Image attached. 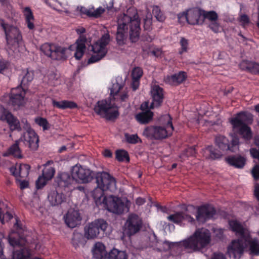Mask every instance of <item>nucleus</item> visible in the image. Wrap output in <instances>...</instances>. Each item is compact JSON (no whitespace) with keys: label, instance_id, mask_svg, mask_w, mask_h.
<instances>
[{"label":"nucleus","instance_id":"nucleus-50","mask_svg":"<svg viewBox=\"0 0 259 259\" xmlns=\"http://www.w3.org/2000/svg\"><path fill=\"white\" fill-rule=\"evenodd\" d=\"M143 74V72L141 68L139 67H135L132 73V78L140 79Z\"/></svg>","mask_w":259,"mask_h":259},{"label":"nucleus","instance_id":"nucleus-47","mask_svg":"<svg viewBox=\"0 0 259 259\" xmlns=\"http://www.w3.org/2000/svg\"><path fill=\"white\" fill-rule=\"evenodd\" d=\"M152 13L158 21L163 22L165 20V16L158 6L153 7Z\"/></svg>","mask_w":259,"mask_h":259},{"label":"nucleus","instance_id":"nucleus-36","mask_svg":"<svg viewBox=\"0 0 259 259\" xmlns=\"http://www.w3.org/2000/svg\"><path fill=\"white\" fill-rule=\"evenodd\" d=\"M52 160L48 161L44 165V168L42 170V174L48 180H51L55 173V168L51 165L53 164Z\"/></svg>","mask_w":259,"mask_h":259},{"label":"nucleus","instance_id":"nucleus-16","mask_svg":"<svg viewBox=\"0 0 259 259\" xmlns=\"http://www.w3.org/2000/svg\"><path fill=\"white\" fill-rule=\"evenodd\" d=\"M202 13L199 9L194 8L187 10L186 11L179 13L178 18L180 23L186 21L191 25H197L202 23V20H200Z\"/></svg>","mask_w":259,"mask_h":259},{"label":"nucleus","instance_id":"nucleus-35","mask_svg":"<svg viewBox=\"0 0 259 259\" xmlns=\"http://www.w3.org/2000/svg\"><path fill=\"white\" fill-rule=\"evenodd\" d=\"M52 104L54 107H56L59 109H74L77 107V104L71 101L62 100L60 101H56L53 100Z\"/></svg>","mask_w":259,"mask_h":259},{"label":"nucleus","instance_id":"nucleus-5","mask_svg":"<svg viewBox=\"0 0 259 259\" xmlns=\"http://www.w3.org/2000/svg\"><path fill=\"white\" fill-rule=\"evenodd\" d=\"M252 121V115L246 112H239L230 119L233 130L245 140H249L252 137L251 128L247 125Z\"/></svg>","mask_w":259,"mask_h":259},{"label":"nucleus","instance_id":"nucleus-28","mask_svg":"<svg viewBox=\"0 0 259 259\" xmlns=\"http://www.w3.org/2000/svg\"><path fill=\"white\" fill-rule=\"evenodd\" d=\"M203 154L206 159L211 160L219 159L223 155L220 150L215 149L212 146H209L204 149Z\"/></svg>","mask_w":259,"mask_h":259},{"label":"nucleus","instance_id":"nucleus-59","mask_svg":"<svg viewBox=\"0 0 259 259\" xmlns=\"http://www.w3.org/2000/svg\"><path fill=\"white\" fill-rule=\"evenodd\" d=\"M215 237L218 239H222L223 237L224 230L222 228H215L213 230Z\"/></svg>","mask_w":259,"mask_h":259},{"label":"nucleus","instance_id":"nucleus-1","mask_svg":"<svg viewBox=\"0 0 259 259\" xmlns=\"http://www.w3.org/2000/svg\"><path fill=\"white\" fill-rule=\"evenodd\" d=\"M155 244L152 247L159 251L169 249L172 244L176 245L178 250L185 252H192L200 251L208 246L211 242L210 232L205 228L197 229L191 236L178 242L159 241L155 238Z\"/></svg>","mask_w":259,"mask_h":259},{"label":"nucleus","instance_id":"nucleus-25","mask_svg":"<svg viewBox=\"0 0 259 259\" xmlns=\"http://www.w3.org/2000/svg\"><path fill=\"white\" fill-rule=\"evenodd\" d=\"M148 106L149 103L147 102L141 104V109L143 112L136 116V118L139 122L145 124L149 122L152 119L153 114L152 112L147 110Z\"/></svg>","mask_w":259,"mask_h":259},{"label":"nucleus","instance_id":"nucleus-23","mask_svg":"<svg viewBox=\"0 0 259 259\" xmlns=\"http://www.w3.org/2000/svg\"><path fill=\"white\" fill-rule=\"evenodd\" d=\"M64 219L67 226L73 228L80 224L81 217L78 210L70 209L64 215Z\"/></svg>","mask_w":259,"mask_h":259},{"label":"nucleus","instance_id":"nucleus-62","mask_svg":"<svg viewBox=\"0 0 259 259\" xmlns=\"http://www.w3.org/2000/svg\"><path fill=\"white\" fill-rule=\"evenodd\" d=\"M78 9H79V7H78ZM79 11L80 12L81 14H86L87 15L91 17L92 16V9H88L84 7H80L79 8Z\"/></svg>","mask_w":259,"mask_h":259},{"label":"nucleus","instance_id":"nucleus-9","mask_svg":"<svg viewBox=\"0 0 259 259\" xmlns=\"http://www.w3.org/2000/svg\"><path fill=\"white\" fill-rule=\"evenodd\" d=\"M0 25L5 31L8 45L18 46L22 43V34L17 27L8 24L3 19H0Z\"/></svg>","mask_w":259,"mask_h":259},{"label":"nucleus","instance_id":"nucleus-58","mask_svg":"<svg viewBox=\"0 0 259 259\" xmlns=\"http://www.w3.org/2000/svg\"><path fill=\"white\" fill-rule=\"evenodd\" d=\"M250 73L259 74V64L252 62Z\"/></svg>","mask_w":259,"mask_h":259},{"label":"nucleus","instance_id":"nucleus-8","mask_svg":"<svg viewBox=\"0 0 259 259\" xmlns=\"http://www.w3.org/2000/svg\"><path fill=\"white\" fill-rule=\"evenodd\" d=\"M94 110L97 114L108 120L116 118L119 115L118 107L111 99L98 101Z\"/></svg>","mask_w":259,"mask_h":259},{"label":"nucleus","instance_id":"nucleus-3","mask_svg":"<svg viewBox=\"0 0 259 259\" xmlns=\"http://www.w3.org/2000/svg\"><path fill=\"white\" fill-rule=\"evenodd\" d=\"M140 19L137 10L135 8H130L126 13H123L117 18V30L116 41L119 45L125 43L128 25L130 26V38L132 42H137L140 34Z\"/></svg>","mask_w":259,"mask_h":259},{"label":"nucleus","instance_id":"nucleus-64","mask_svg":"<svg viewBox=\"0 0 259 259\" xmlns=\"http://www.w3.org/2000/svg\"><path fill=\"white\" fill-rule=\"evenodd\" d=\"M211 259H226L225 255L222 253H214Z\"/></svg>","mask_w":259,"mask_h":259},{"label":"nucleus","instance_id":"nucleus-54","mask_svg":"<svg viewBox=\"0 0 259 259\" xmlns=\"http://www.w3.org/2000/svg\"><path fill=\"white\" fill-rule=\"evenodd\" d=\"M196 153L195 149L193 147H189L185 149L184 153L181 155V157L184 156L189 157L194 155Z\"/></svg>","mask_w":259,"mask_h":259},{"label":"nucleus","instance_id":"nucleus-4","mask_svg":"<svg viewBox=\"0 0 259 259\" xmlns=\"http://www.w3.org/2000/svg\"><path fill=\"white\" fill-rule=\"evenodd\" d=\"M163 122V126L151 125L145 127L143 135L150 140H162L172 134L174 130L172 123V118L169 114H165L160 118Z\"/></svg>","mask_w":259,"mask_h":259},{"label":"nucleus","instance_id":"nucleus-57","mask_svg":"<svg viewBox=\"0 0 259 259\" xmlns=\"http://www.w3.org/2000/svg\"><path fill=\"white\" fill-rule=\"evenodd\" d=\"M250 153L251 156L259 160V148H253L250 149Z\"/></svg>","mask_w":259,"mask_h":259},{"label":"nucleus","instance_id":"nucleus-34","mask_svg":"<svg viewBox=\"0 0 259 259\" xmlns=\"http://www.w3.org/2000/svg\"><path fill=\"white\" fill-rule=\"evenodd\" d=\"M226 160L230 165L237 168H242L246 162L245 158L241 156H229L226 158Z\"/></svg>","mask_w":259,"mask_h":259},{"label":"nucleus","instance_id":"nucleus-53","mask_svg":"<svg viewBox=\"0 0 259 259\" xmlns=\"http://www.w3.org/2000/svg\"><path fill=\"white\" fill-rule=\"evenodd\" d=\"M209 27L215 33H218L221 30V27L217 21L210 22Z\"/></svg>","mask_w":259,"mask_h":259},{"label":"nucleus","instance_id":"nucleus-37","mask_svg":"<svg viewBox=\"0 0 259 259\" xmlns=\"http://www.w3.org/2000/svg\"><path fill=\"white\" fill-rule=\"evenodd\" d=\"M20 142L19 140L16 141V142L9 148L7 152L4 154V155L6 156L9 155H12L19 158H22V155L21 150L19 146Z\"/></svg>","mask_w":259,"mask_h":259},{"label":"nucleus","instance_id":"nucleus-45","mask_svg":"<svg viewBox=\"0 0 259 259\" xmlns=\"http://www.w3.org/2000/svg\"><path fill=\"white\" fill-rule=\"evenodd\" d=\"M202 15L203 17L209 21L210 22L217 21L218 19V15L217 13L213 11H203Z\"/></svg>","mask_w":259,"mask_h":259},{"label":"nucleus","instance_id":"nucleus-29","mask_svg":"<svg viewBox=\"0 0 259 259\" xmlns=\"http://www.w3.org/2000/svg\"><path fill=\"white\" fill-rule=\"evenodd\" d=\"M186 77V73L181 71L171 76H167L164 78V81L166 83L169 84H178L184 81Z\"/></svg>","mask_w":259,"mask_h":259},{"label":"nucleus","instance_id":"nucleus-61","mask_svg":"<svg viewBox=\"0 0 259 259\" xmlns=\"http://www.w3.org/2000/svg\"><path fill=\"white\" fill-rule=\"evenodd\" d=\"M9 111L4 108L2 105H0V120H5V116H6L7 113Z\"/></svg>","mask_w":259,"mask_h":259},{"label":"nucleus","instance_id":"nucleus-52","mask_svg":"<svg viewBox=\"0 0 259 259\" xmlns=\"http://www.w3.org/2000/svg\"><path fill=\"white\" fill-rule=\"evenodd\" d=\"M252 62L244 60L242 61L239 64V67L241 69L246 70L250 72Z\"/></svg>","mask_w":259,"mask_h":259},{"label":"nucleus","instance_id":"nucleus-31","mask_svg":"<svg viewBox=\"0 0 259 259\" xmlns=\"http://www.w3.org/2000/svg\"><path fill=\"white\" fill-rule=\"evenodd\" d=\"M73 181L72 177L67 172H62L58 175L56 182L60 187H68Z\"/></svg>","mask_w":259,"mask_h":259},{"label":"nucleus","instance_id":"nucleus-41","mask_svg":"<svg viewBox=\"0 0 259 259\" xmlns=\"http://www.w3.org/2000/svg\"><path fill=\"white\" fill-rule=\"evenodd\" d=\"M116 159L120 162L130 161V157L128 152L123 149L117 150L115 152Z\"/></svg>","mask_w":259,"mask_h":259},{"label":"nucleus","instance_id":"nucleus-21","mask_svg":"<svg viewBox=\"0 0 259 259\" xmlns=\"http://www.w3.org/2000/svg\"><path fill=\"white\" fill-rule=\"evenodd\" d=\"M110 96L115 101L123 102L128 99V91L126 89H124L122 85L116 82L113 83L110 88Z\"/></svg>","mask_w":259,"mask_h":259},{"label":"nucleus","instance_id":"nucleus-39","mask_svg":"<svg viewBox=\"0 0 259 259\" xmlns=\"http://www.w3.org/2000/svg\"><path fill=\"white\" fill-rule=\"evenodd\" d=\"M23 74L24 75L19 86H21L24 88V87L31 82L34 77V72L33 71H29L27 69L23 70Z\"/></svg>","mask_w":259,"mask_h":259},{"label":"nucleus","instance_id":"nucleus-44","mask_svg":"<svg viewBox=\"0 0 259 259\" xmlns=\"http://www.w3.org/2000/svg\"><path fill=\"white\" fill-rule=\"evenodd\" d=\"M125 141L132 144H136L138 143H141L142 141L137 134H130L125 133L124 134Z\"/></svg>","mask_w":259,"mask_h":259},{"label":"nucleus","instance_id":"nucleus-49","mask_svg":"<svg viewBox=\"0 0 259 259\" xmlns=\"http://www.w3.org/2000/svg\"><path fill=\"white\" fill-rule=\"evenodd\" d=\"M180 44L181 46V49L179 51L180 54H182L184 53L187 52L188 51L189 46L188 40L185 37H181Z\"/></svg>","mask_w":259,"mask_h":259},{"label":"nucleus","instance_id":"nucleus-17","mask_svg":"<svg viewBox=\"0 0 259 259\" xmlns=\"http://www.w3.org/2000/svg\"><path fill=\"white\" fill-rule=\"evenodd\" d=\"M97 185L105 191L114 192L116 190V180L109 173L102 171L96 174Z\"/></svg>","mask_w":259,"mask_h":259},{"label":"nucleus","instance_id":"nucleus-19","mask_svg":"<svg viewBox=\"0 0 259 259\" xmlns=\"http://www.w3.org/2000/svg\"><path fill=\"white\" fill-rule=\"evenodd\" d=\"M28 131H26L19 139L20 142L27 146L31 150L35 151L38 148L39 138L37 134L32 129L29 124L26 126Z\"/></svg>","mask_w":259,"mask_h":259},{"label":"nucleus","instance_id":"nucleus-30","mask_svg":"<svg viewBox=\"0 0 259 259\" xmlns=\"http://www.w3.org/2000/svg\"><path fill=\"white\" fill-rule=\"evenodd\" d=\"M93 256L95 259H105L106 251L105 245L101 242L95 244L92 250Z\"/></svg>","mask_w":259,"mask_h":259},{"label":"nucleus","instance_id":"nucleus-12","mask_svg":"<svg viewBox=\"0 0 259 259\" xmlns=\"http://www.w3.org/2000/svg\"><path fill=\"white\" fill-rule=\"evenodd\" d=\"M108 227L107 223L103 219H96L84 227V236L88 239L97 238L99 234L104 232Z\"/></svg>","mask_w":259,"mask_h":259},{"label":"nucleus","instance_id":"nucleus-60","mask_svg":"<svg viewBox=\"0 0 259 259\" xmlns=\"http://www.w3.org/2000/svg\"><path fill=\"white\" fill-rule=\"evenodd\" d=\"M18 169V164H17L15 166H13L10 168L11 173L15 176L17 179L19 178Z\"/></svg>","mask_w":259,"mask_h":259},{"label":"nucleus","instance_id":"nucleus-46","mask_svg":"<svg viewBox=\"0 0 259 259\" xmlns=\"http://www.w3.org/2000/svg\"><path fill=\"white\" fill-rule=\"evenodd\" d=\"M35 123L39 126H41L44 131H46L50 128V125L48 120L41 117H37L35 118Z\"/></svg>","mask_w":259,"mask_h":259},{"label":"nucleus","instance_id":"nucleus-22","mask_svg":"<svg viewBox=\"0 0 259 259\" xmlns=\"http://www.w3.org/2000/svg\"><path fill=\"white\" fill-rule=\"evenodd\" d=\"M152 101L150 108L153 109L161 105L163 99V91L158 85L152 84L150 91Z\"/></svg>","mask_w":259,"mask_h":259},{"label":"nucleus","instance_id":"nucleus-2","mask_svg":"<svg viewBox=\"0 0 259 259\" xmlns=\"http://www.w3.org/2000/svg\"><path fill=\"white\" fill-rule=\"evenodd\" d=\"M231 230L239 237L238 239L232 241L227 248L230 256L239 258L243 253L245 247H248L251 255H259V243L256 238L251 237L249 230L236 220L229 222Z\"/></svg>","mask_w":259,"mask_h":259},{"label":"nucleus","instance_id":"nucleus-14","mask_svg":"<svg viewBox=\"0 0 259 259\" xmlns=\"http://www.w3.org/2000/svg\"><path fill=\"white\" fill-rule=\"evenodd\" d=\"M16 221L14 227L16 232H12L9 236V242L13 247L23 246L29 241L27 237L28 232L20 227L17 219Z\"/></svg>","mask_w":259,"mask_h":259},{"label":"nucleus","instance_id":"nucleus-27","mask_svg":"<svg viewBox=\"0 0 259 259\" xmlns=\"http://www.w3.org/2000/svg\"><path fill=\"white\" fill-rule=\"evenodd\" d=\"M48 199L52 206H56L64 201L65 197L62 193H58L57 191L53 190L49 193Z\"/></svg>","mask_w":259,"mask_h":259},{"label":"nucleus","instance_id":"nucleus-7","mask_svg":"<svg viewBox=\"0 0 259 259\" xmlns=\"http://www.w3.org/2000/svg\"><path fill=\"white\" fill-rule=\"evenodd\" d=\"M110 41L109 32H107L92 46L93 54L88 59V63H94L102 59L106 55L108 50L107 46Z\"/></svg>","mask_w":259,"mask_h":259},{"label":"nucleus","instance_id":"nucleus-38","mask_svg":"<svg viewBox=\"0 0 259 259\" xmlns=\"http://www.w3.org/2000/svg\"><path fill=\"white\" fill-rule=\"evenodd\" d=\"M25 18L27 27L30 29H33L34 25L33 23L34 17L31 9L29 7H26L23 11Z\"/></svg>","mask_w":259,"mask_h":259},{"label":"nucleus","instance_id":"nucleus-56","mask_svg":"<svg viewBox=\"0 0 259 259\" xmlns=\"http://www.w3.org/2000/svg\"><path fill=\"white\" fill-rule=\"evenodd\" d=\"M239 21L243 26L248 24L249 22L248 17L245 14L241 15L239 18Z\"/></svg>","mask_w":259,"mask_h":259},{"label":"nucleus","instance_id":"nucleus-10","mask_svg":"<svg viewBox=\"0 0 259 259\" xmlns=\"http://www.w3.org/2000/svg\"><path fill=\"white\" fill-rule=\"evenodd\" d=\"M41 52L52 60H65L67 58V49L57 44L45 43L40 47Z\"/></svg>","mask_w":259,"mask_h":259},{"label":"nucleus","instance_id":"nucleus-6","mask_svg":"<svg viewBox=\"0 0 259 259\" xmlns=\"http://www.w3.org/2000/svg\"><path fill=\"white\" fill-rule=\"evenodd\" d=\"M25 89L21 86L12 89L9 94L3 96L2 101L8 106H11L14 110H17L24 106L25 103Z\"/></svg>","mask_w":259,"mask_h":259},{"label":"nucleus","instance_id":"nucleus-15","mask_svg":"<svg viewBox=\"0 0 259 259\" xmlns=\"http://www.w3.org/2000/svg\"><path fill=\"white\" fill-rule=\"evenodd\" d=\"M71 174L73 180L80 183L89 182L93 178L92 171L85 166L76 164L72 167Z\"/></svg>","mask_w":259,"mask_h":259},{"label":"nucleus","instance_id":"nucleus-18","mask_svg":"<svg viewBox=\"0 0 259 259\" xmlns=\"http://www.w3.org/2000/svg\"><path fill=\"white\" fill-rule=\"evenodd\" d=\"M143 225L142 219L138 215L131 214L128 215L123 227V232L128 236L138 233Z\"/></svg>","mask_w":259,"mask_h":259},{"label":"nucleus","instance_id":"nucleus-13","mask_svg":"<svg viewBox=\"0 0 259 259\" xmlns=\"http://www.w3.org/2000/svg\"><path fill=\"white\" fill-rule=\"evenodd\" d=\"M104 207L109 211L116 214H121L126 209L125 204L121 199L113 195L104 196L103 198L102 204Z\"/></svg>","mask_w":259,"mask_h":259},{"label":"nucleus","instance_id":"nucleus-20","mask_svg":"<svg viewBox=\"0 0 259 259\" xmlns=\"http://www.w3.org/2000/svg\"><path fill=\"white\" fill-rule=\"evenodd\" d=\"M215 213L213 207L209 205H203L197 208L196 220L199 223H204L211 219Z\"/></svg>","mask_w":259,"mask_h":259},{"label":"nucleus","instance_id":"nucleus-63","mask_svg":"<svg viewBox=\"0 0 259 259\" xmlns=\"http://www.w3.org/2000/svg\"><path fill=\"white\" fill-rule=\"evenodd\" d=\"M251 172L252 176L255 179H259V165H255L253 168Z\"/></svg>","mask_w":259,"mask_h":259},{"label":"nucleus","instance_id":"nucleus-11","mask_svg":"<svg viewBox=\"0 0 259 259\" xmlns=\"http://www.w3.org/2000/svg\"><path fill=\"white\" fill-rule=\"evenodd\" d=\"M215 145L218 147L222 153L230 151L235 152L239 150V139L236 136H232L230 141L222 135H218L215 139Z\"/></svg>","mask_w":259,"mask_h":259},{"label":"nucleus","instance_id":"nucleus-24","mask_svg":"<svg viewBox=\"0 0 259 259\" xmlns=\"http://www.w3.org/2000/svg\"><path fill=\"white\" fill-rule=\"evenodd\" d=\"M167 219L175 223L183 226L186 222L194 224L195 220L189 214L184 212H177L167 217Z\"/></svg>","mask_w":259,"mask_h":259},{"label":"nucleus","instance_id":"nucleus-32","mask_svg":"<svg viewBox=\"0 0 259 259\" xmlns=\"http://www.w3.org/2000/svg\"><path fill=\"white\" fill-rule=\"evenodd\" d=\"M105 191L97 185L93 191L89 193V195L91 194V196L94 199L97 205H102Z\"/></svg>","mask_w":259,"mask_h":259},{"label":"nucleus","instance_id":"nucleus-48","mask_svg":"<svg viewBox=\"0 0 259 259\" xmlns=\"http://www.w3.org/2000/svg\"><path fill=\"white\" fill-rule=\"evenodd\" d=\"M13 218V214L9 211H7L5 213L0 208V222L2 224H5V222L9 221Z\"/></svg>","mask_w":259,"mask_h":259},{"label":"nucleus","instance_id":"nucleus-43","mask_svg":"<svg viewBox=\"0 0 259 259\" xmlns=\"http://www.w3.org/2000/svg\"><path fill=\"white\" fill-rule=\"evenodd\" d=\"M29 256L28 251L25 248H23L19 251H14L12 259H28Z\"/></svg>","mask_w":259,"mask_h":259},{"label":"nucleus","instance_id":"nucleus-40","mask_svg":"<svg viewBox=\"0 0 259 259\" xmlns=\"http://www.w3.org/2000/svg\"><path fill=\"white\" fill-rule=\"evenodd\" d=\"M108 259H127V255L125 251L114 248L109 252Z\"/></svg>","mask_w":259,"mask_h":259},{"label":"nucleus","instance_id":"nucleus-33","mask_svg":"<svg viewBox=\"0 0 259 259\" xmlns=\"http://www.w3.org/2000/svg\"><path fill=\"white\" fill-rule=\"evenodd\" d=\"M5 120L8 123L11 130H18L21 131V125L20 121L10 112L7 113L6 116H5Z\"/></svg>","mask_w":259,"mask_h":259},{"label":"nucleus","instance_id":"nucleus-42","mask_svg":"<svg viewBox=\"0 0 259 259\" xmlns=\"http://www.w3.org/2000/svg\"><path fill=\"white\" fill-rule=\"evenodd\" d=\"M19 178H25L27 177L29 173L30 166L27 164H18Z\"/></svg>","mask_w":259,"mask_h":259},{"label":"nucleus","instance_id":"nucleus-55","mask_svg":"<svg viewBox=\"0 0 259 259\" xmlns=\"http://www.w3.org/2000/svg\"><path fill=\"white\" fill-rule=\"evenodd\" d=\"M92 9L91 17L96 18L99 17L105 11V9L101 7L98 8L96 10Z\"/></svg>","mask_w":259,"mask_h":259},{"label":"nucleus","instance_id":"nucleus-51","mask_svg":"<svg viewBox=\"0 0 259 259\" xmlns=\"http://www.w3.org/2000/svg\"><path fill=\"white\" fill-rule=\"evenodd\" d=\"M48 179H46V178L43 176H39L36 181V186L37 189H40L44 187L46 184L47 181H48Z\"/></svg>","mask_w":259,"mask_h":259},{"label":"nucleus","instance_id":"nucleus-26","mask_svg":"<svg viewBox=\"0 0 259 259\" xmlns=\"http://www.w3.org/2000/svg\"><path fill=\"white\" fill-rule=\"evenodd\" d=\"M86 41L87 39L85 37L80 36L74 45H71L69 47L68 49L71 51L73 50L74 48L76 49L74 53V57L76 59L79 60L83 56L85 50Z\"/></svg>","mask_w":259,"mask_h":259}]
</instances>
